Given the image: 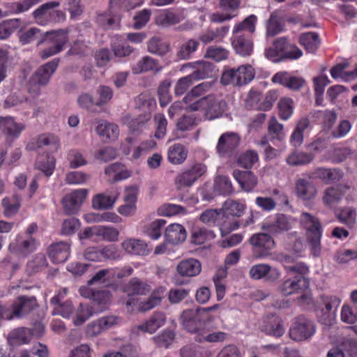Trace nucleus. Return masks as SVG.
<instances>
[{"label": "nucleus", "mask_w": 357, "mask_h": 357, "mask_svg": "<svg viewBox=\"0 0 357 357\" xmlns=\"http://www.w3.org/2000/svg\"><path fill=\"white\" fill-rule=\"evenodd\" d=\"M39 245L40 242L36 238L18 234L15 241L10 245L9 248L17 255L26 257L35 252Z\"/></svg>", "instance_id": "9"}, {"label": "nucleus", "mask_w": 357, "mask_h": 357, "mask_svg": "<svg viewBox=\"0 0 357 357\" xmlns=\"http://www.w3.org/2000/svg\"><path fill=\"white\" fill-rule=\"evenodd\" d=\"M60 6V2L56 1H49L39 6L32 13L35 22L40 26H47L52 23H59L66 20L65 13L56 10Z\"/></svg>", "instance_id": "3"}, {"label": "nucleus", "mask_w": 357, "mask_h": 357, "mask_svg": "<svg viewBox=\"0 0 357 357\" xmlns=\"http://www.w3.org/2000/svg\"><path fill=\"white\" fill-rule=\"evenodd\" d=\"M278 96L279 94L278 91L271 90L266 93L264 100L261 102H258L260 96L259 93L257 92H250L247 99V102L252 107L257 109L268 111L273 107V103L278 99Z\"/></svg>", "instance_id": "16"}, {"label": "nucleus", "mask_w": 357, "mask_h": 357, "mask_svg": "<svg viewBox=\"0 0 357 357\" xmlns=\"http://www.w3.org/2000/svg\"><path fill=\"white\" fill-rule=\"evenodd\" d=\"M300 222L306 229L307 239L314 257L321 253V225L315 216L310 213L303 212L300 217Z\"/></svg>", "instance_id": "2"}, {"label": "nucleus", "mask_w": 357, "mask_h": 357, "mask_svg": "<svg viewBox=\"0 0 357 357\" xmlns=\"http://www.w3.org/2000/svg\"><path fill=\"white\" fill-rule=\"evenodd\" d=\"M164 236L167 243L178 245L185 241L187 232L183 225L173 223L167 227Z\"/></svg>", "instance_id": "24"}, {"label": "nucleus", "mask_w": 357, "mask_h": 357, "mask_svg": "<svg viewBox=\"0 0 357 357\" xmlns=\"http://www.w3.org/2000/svg\"><path fill=\"white\" fill-rule=\"evenodd\" d=\"M215 234L213 230L196 227L193 229L191 242L195 245L204 244L206 241L214 239Z\"/></svg>", "instance_id": "45"}, {"label": "nucleus", "mask_w": 357, "mask_h": 357, "mask_svg": "<svg viewBox=\"0 0 357 357\" xmlns=\"http://www.w3.org/2000/svg\"><path fill=\"white\" fill-rule=\"evenodd\" d=\"M31 338V333L29 329L18 328L10 333L8 340L10 344H21L29 342Z\"/></svg>", "instance_id": "49"}, {"label": "nucleus", "mask_w": 357, "mask_h": 357, "mask_svg": "<svg viewBox=\"0 0 357 357\" xmlns=\"http://www.w3.org/2000/svg\"><path fill=\"white\" fill-rule=\"evenodd\" d=\"M123 291L128 296L145 295L151 291V287L145 282L133 278L123 287Z\"/></svg>", "instance_id": "36"}, {"label": "nucleus", "mask_w": 357, "mask_h": 357, "mask_svg": "<svg viewBox=\"0 0 357 357\" xmlns=\"http://www.w3.org/2000/svg\"><path fill=\"white\" fill-rule=\"evenodd\" d=\"M250 243L259 252L257 257L264 258L269 255V251L275 246L273 238L265 233H257L253 234L249 239Z\"/></svg>", "instance_id": "13"}, {"label": "nucleus", "mask_w": 357, "mask_h": 357, "mask_svg": "<svg viewBox=\"0 0 357 357\" xmlns=\"http://www.w3.org/2000/svg\"><path fill=\"white\" fill-rule=\"evenodd\" d=\"M119 190L117 188H112L110 190H107L94 196L92 200V206L98 210L109 209L113 207L119 199Z\"/></svg>", "instance_id": "17"}, {"label": "nucleus", "mask_w": 357, "mask_h": 357, "mask_svg": "<svg viewBox=\"0 0 357 357\" xmlns=\"http://www.w3.org/2000/svg\"><path fill=\"white\" fill-rule=\"evenodd\" d=\"M232 46L237 54L247 56L251 54L253 50V43L249 36L245 34H233Z\"/></svg>", "instance_id": "28"}, {"label": "nucleus", "mask_w": 357, "mask_h": 357, "mask_svg": "<svg viewBox=\"0 0 357 357\" xmlns=\"http://www.w3.org/2000/svg\"><path fill=\"white\" fill-rule=\"evenodd\" d=\"M105 173L111 182L122 181L130 176L129 171L119 162L107 166L105 169Z\"/></svg>", "instance_id": "39"}, {"label": "nucleus", "mask_w": 357, "mask_h": 357, "mask_svg": "<svg viewBox=\"0 0 357 357\" xmlns=\"http://www.w3.org/2000/svg\"><path fill=\"white\" fill-rule=\"evenodd\" d=\"M249 275L253 280L265 278L268 281H275L279 278L280 273L277 268H273L268 264H259L250 268Z\"/></svg>", "instance_id": "19"}, {"label": "nucleus", "mask_w": 357, "mask_h": 357, "mask_svg": "<svg viewBox=\"0 0 357 357\" xmlns=\"http://www.w3.org/2000/svg\"><path fill=\"white\" fill-rule=\"evenodd\" d=\"M45 42L52 43L54 45L45 48L40 52V56L43 59H46L63 50L66 44L68 42V31L63 29L47 31L43 33V38L38 41V45Z\"/></svg>", "instance_id": "4"}, {"label": "nucleus", "mask_w": 357, "mask_h": 357, "mask_svg": "<svg viewBox=\"0 0 357 357\" xmlns=\"http://www.w3.org/2000/svg\"><path fill=\"white\" fill-rule=\"evenodd\" d=\"M341 299L334 295H322L320 296L317 305H322L328 312L325 316V319L328 317H335L337 310L340 305Z\"/></svg>", "instance_id": "42"}, {"label": "nucleus", "mask_w": 357, "mask_h": 357, "mask_svg": "<svg viewBox=\"0 0 357 357\" xmlns=\"http://www.w3.org/2000/svg\"><path fill=\"white\" fill-rule=\"evenodd\" d=\"M342 177V173L337 169L324 167L315 168L308 174L309 179H320L325 183L340 181Z\"/></svg>", "instance_id": "23"}, {"label": "nucleus", "mask_w": 357, "mask_h": 357, "mask_svg": "<svg viewBox=\"0 0 357 357\" xmlns=\"http://www.w3.org/2000/svg\"><path fill=\"white\" fill-rule=\"evenodd\" d=\"M188 155V150L180 144H175L169 147L168 151L169 161L175 165L183 163Z\"/></svg>", "instance_id": "44"}, {"label": "nucleus", "mask_w": 357, "mask_h": 357, "mask_svg": "<svg viewBox=\"0 0 357 357\" xmlns=\"http://www.w3.org/2000/svg\"><path fill=\"white\" fill-rule=\"evenodd\" d=\"M21 24L20 19L14 18L0 24V39L7 38Z\"/></svg>", "instance_id": "60"}, {"label": "nucleus", "mask_w": 357, "mask_h": 357, "mask_svg": "<svg viewBox=\"0 0 357 357\" xmlns=\"http://www.w3.org/2000/svg\"><path fill=\"white\" fill-rule=\"evenodd\" d=\"M96 94L98 99L96 102V105L102 107L107 105L112 100L114 92L111 87L106 85H100L96 90Z\"/></svg>", "instance_id": "58"}, {"label": "nucleus", "mask_w": 357, "mask_h": 357, "mask_svg": "<svg viewBox=\"0 0 357 357\" xmlns=\"http://www.w3.org/2000/svg\"><path fill=\"white\" fill-rule=\"evenodd\" d=\"M315 332L314 324L304 317H298L292 324L289 335L292 340L301 341L310 337Z\"/></svg>", "instance_id": "10"}, {"label": "nucleus", "mask_w": 357, "mask_h": 357, "mask_svg": "<svg viewBox=\"0 0 357 357\" xmlns=\"http://www.w3.org/2000/svg\"><path fill=\"white\" fill-rule=\"evenodd\" d=\"M307 287L306 279L301 275L295 277L286 276V279L280 284L279 290L284 296H290L294 294L301 293Z\"/></svg>", "instance_id": "15"}, {"label": "nucleus", "mask_w": 357, "mask_h": 357, "mask_svg": "<svg viewBox=\"0 0 357 357\" xmlns=\"http://www.w3.org/2000/svg\"><path fill=\"white\" fill-rule=\"evenodd\" d=\"M232 174L242 190L245 192H252L258 184L257 177L250 171L235 169Z\"/></svg>", "instance_id": "26"}, {"label": "nucleus", "mask_w": 357, "mask_h": 357, "mask_svg": "<svg viewBox=\"0 0 357 357\" xmlns=\"http://www.w3.org/2000/svg\"><path fill=\"white\" fill-rule=\"evenodd\" d=\"M47 264L45 255L38 253L27 263V268L31 272L35 273L46 268Z\"/></svg>", "instance_id": "64"}, {"label": "nucleus", "mask_w": 357, "mask_h": 357, "mask_svg": "<svg viewBox=\"0 0 357 357\" xmlns=\"http://www.w3.org/2000/svg\"><path fill=\"white\" fill-rule=\"evenodd\" d=\"M314 158L312 153L296 151L291 153L287 158V162L291 166L305 165L310 163Z\"/></svg>", "instance_id": "46"}, {"label": "nucleus", "mask_w": 357, "mask_h": 357, "mask_svg": "<svg viewBox=\"0 0 357 357\" xmlns=\"http://www.w3.org/2000/svg\"><path fill=\"white\" fill-rule=\"evenodd\" d=\"M296 223V220L292 216L277 213L264 220L261 224V229L275 236L291 230Z\"/></svg>", "instance_id": "5"}, {"label": "nucleus", "mask_w": 357, "mask_h": 357, "mask_svg": "<svg viewBox=\"0 0 357 357\" xmlns=\"http://www.w3.org/2000/svg\"><path fill=\"white\" fill-rule=\"evenodd\" d=\"M37 307L36 299L33 296H20L12 305L10 310L11 314L15 317H22L29 313Z\"/></svg>", "instance_id": "18"}, {"label": "nucleus", "mask_w": 357, "mask_h": 357, "mask_svg": "<svg viewBox=\"0 0 357 357\" xmlns=\"http://www.w3.org/2000/svg\"><path fill=\"white\" fill-rule=\"evenodd\" d=\"M58 67V61H52L40 66L31 76L33 82H38L40 84L45 86L50 81L51 76Z\"/></svg>", "instance_id": "31"}, {"label": "nucleus", "mask_w": 357, "mask_h": 357, "mask_svg": "<svg viewBox=\"0 0 357 357\" xmlns=\"http://www.w3.org/2000/svg\"><path fill=\"white\" fill-rule=\"evenodd\" d=\"M55 165L56 159L49 155L38 157L35 163V167L41 171L47 177L50 176L53 174Z\"/></svg>", "instance_id": "43"}, {"label": "nucleus", "mask_w": 357, "mask_h": 357, "mask_svg": "<svg viewBox=\"0 0 357 357\" xmlns=\"http://www.w3.org/2000/svg\"><path fill=\"white\" fill-rule=\"evenodd\" d=\"M278 114L281 119L286 121L288 120L294 112V102L290 98H282L278 103Z\"/></svg>", "instance_id": "54"}, {"label": "nucleus", "mask_w": 357, "mask_h": 357, "mask_svg": "<svg viewBox=\"0 0 357 357\" xmlns=\"http://www.w3.org/2000/svg\"><path fill=\"white\" fill-rule=\"evenodd\" d=\"M181 319L183 326L190 333H196L203 326L204 314L199 307L183 312Z\"/></svg>", "instance_id": "14"}, {"label": "nucleus", "mask_w": 357, "mask_h": 357, "mask_svg": "<svg viewBox=\"0 0 357 357\" xmlns=\"http://www.w3.org/2000/svg\"><path fill=\"white\" fill-rule=\"evenodd\" d=\"M255 70L250 65H243L237 68L225 70L220 82L224 85L242 86L253 79Z\"/></svg>", "instance_id": "6"}, {"label": "nucleus", "mask_w": 357, "mask_h": 357, "mask_svg": "<svg viewBox=\"0 0 357 357\" xmlns=\"http://www.w3.org/2000/svg\"><path fill=\"white\" fill-rule=\"evenodd\" d=\"M215 189L222 195H230L234 192L231 182L227 176H218L215 180Z\"/></svg>", "instance_id": "61"}, {"label": "nucleus", "mask_w": 357, "mask_h": 357, "mask_svg": "<svg viewBox=\"0 0 357 357\" xmlns=\"http://www.w3.org/2000/svg\"><path fill=\"white\" fill-rule=\"evenodd\" d=\"M93 123L96 125V133L103 141L114 140L118 137L119 130L116 124L102 119H96Z\"/></svg>", "instance_id": "22"}, {"label": "nucleus", "mask_w": 357, "mask_h": 357, "mask_svg": "<svg viewBox=\"0 0 357 357\" xmlns=\"http://www.w3.org/2000/svg\"><path fill=\"white\" fill-rule=\"evenodd\" d=\"M218 226L219 227L221 235L224 236L237 229L240 226V222L234 218L228 217L225 213H222Z\"/></svg>", "instance_id": "53"}, {"label": "nucleus", "mask_w": 357, "mask_h": 357, "mask_svg": "<svg viewBox=\"0 0 357 357\" xmlns=\"http://www.w3.org/2000/svg\"><path fill=\"white\" fill-rule=\"evenodd\" d=\"M198 46V41L193 39L188 40L179 47L177 52L178 57L181 59H188L191 54L197 51Z\"/></svg>", "instance_id": "59"}, {"label": "nucleus", "mask_w": 357, "mask_h": 357, "mask_svg": "<svg viewBox=\"0 0 357 357\" xmlns=\"http://www.w3.org/2000/svg\"><path fill=\"white\" fill-rule=\"evenodd\" d=\"M165 289L160 287L155 289L146 301H141L138 305V310L145 312L159 305L164 297Z\"/></svg>", "instance_id": "35"}, {"label": "nucleus", "mask_w": 357, "mask_h": 357, "mask_svg": "<svg viewBox=\"0 0 357 357\" xmlns=\"http://www.w3.org/2000/svg\"><path fill=\"white\" fill-rule=\"evenodd\" d=\"M29 146L31 149L47 147L51 152L54 153L59 149L60 142L59 138L54 135L43 134L33 139Z\"/></svg>", "instance_id": "25"}, {"label": "nucleus", "mask_w": 357, "mask_h": 357, "mask_svg": "<svg viewBox=\"0 0 357 357\" xmlns=\"http://www.w3.org/2000/svg\"><path fill=\"white\" fill-rule=\"evenodd\" d=\"M299 41L308 52H314L319 45V35L314 32L303 33Z\"/></svg>", "instance_id": "51"}, {"label": "nucleus", "mask_w": 357, "mask_h": 357, "mask_svg": "<svg viewBox=\"0 0 357 357\" xmlns=\"http://www.w3.org/2000/svg\"><path fill=\"white\" fill-rule=\"evenodd\" d=\"M162 67L159 61L151 56H143L139 61L132 66V72L135 74H139L152 71L158 73L162 70Z\"/></svg>", "instance_id": "34"}, {"label": "nucleus", "mask_w": 357, "mask_h": 357, "mask_svg": "<svg viewBox=\"0 0 357 357\" xmlns=\"http://www.w3.org/2000/svg\"><path fill=\"white\" fill-rule=\"evenodd\" d=\"M353 189L347 185L340 184L325 189L322 201L325 206L334 208L340 203L343 197L348 199L351 195Z\"/></svg>", "instance_id": "7"}, {"label": "nucleus", "mask_w": 357, "mask_h": 357, "mask_svg": "<svg viewBox=\"0 0 357 357\" xmlns=\"http://www.w3.org/2000/svg\"><path fill=\"white\" fill-rule=\"evenodd\" d=\"M282 30V25L279 22V11L275 10L266 23V35L273 37L280 33Z\"/></svg>", "instance_id": "56"}, {"label": "nucleus", "mask_w": 357, "mask_h": 357, "mask_svg": "<svg viewBox=\"0 0 357 357\" xmlns=\"http://www.w3.org/2000/svg\"><path fill=\"white\" fill-rule=\"evenodd\" d=\"M43 0H22L11 3L10 10L12 14H20L29 11L33 6Z\"/></svg>", "instance_id": "57"}, {"label": "nucleus", "mask_w": 357, "mask_h": 357, "mask_svg": "<svg viewBox=\"0 0 357 357\" xmlns=\"http://www.w3.org/2000/svg\"><path fill=\"white\" fill-rule=\"evenodd\" d=\"M148 51L154 54L162 56L169 51V45L158 37H152L148 42Z\"/></svg>", "instance_id": "50"}, {"label": "nucleus", "mask_w": 357, "mask_h": 357, "mask_svg": "<svg viewBox=\"0 0 357 357\" xmlns=\"http://www.w3.org/2000/svg\"><path fill=\"white\" fill-rule=\"evenodd\" d=\"M166 321V317L162 312H155L150 318L142 324L137 326V328L144 333H154L158 328L162 327Z\"/></svg>", "instance_id": "33"}, {"label": "nucleus", "mask_w": 357, "mask_h": 357, "mask_svg": "<svg viewBox=\"0 0 357 357\" xmlns=\"http://www.w3.org/2000/svg\"><path fill=\"white\" fill-rule=\"evenodd\" d=\"M21 198L17 195L12 197H6L2 200L3 213L6 217H12L15 215L20 206Z\"/></svg>", "instance_id": "52"}, {"label": "nucleus", "mask_w": 357, "mask_h": 357, "mask_svg": "<svg viewBox=\"0 0 357 357\" xmlns=\"http://www.w3.org/2000/svg\"><path fill=\"white\" fill-rule=\"evenodd\" d=\"M222 214V210L209 208L203 211L199 216V220L203 224L209 226H218Z\"/></svg>", "instance_id": "48"}, {"label": "nucleus", "mask_w": 357, "mask_h": 357, "mask_svg": "<svg viewBox=\"0 0 357 357\" xmlns=\"http://www.w3.org/2000/svg\"><path fill=\"white\" fill-rule=\"evenodd\" d=\"M24 129V126L22 123L15 122L12 117H1L0 119V130L8 138H17Z\"/></svg>", "instance_id": "29"}, {"label": "nucleus", "mask_w": 357, "mask_h": 357, "mask_svg": "<svg viewBox=\"0 0 357 357\" xmlns=\"http://www.w3.org/2000/svg\"><path fill=\"white\" fill-rule=\"evenodd\" d=\"M240 137L237 133L227 132L220 135L216 146V151L220 157L230 155L239 144Z\"/></svg>", "instance_id": "11"}, {"label": "nucleus", "mask_w": 357, "mask_h": 357, "mask_svg": "<svg viewBox=\"0 0 357 357\" xmlns=\"http://www.w3.org/2000/svg\"><path fill=\"white\" fill-rule=\"evenodd\" d=\"M176 270L181 276L194 277L201 272L202 265L197 259L190 258L180 261Z\"/></svg>", "instance_id": "32"}, {"label": "nucleus", "mask_w": 357, "mask_h": 357, "mask_svg": "<svg viewBox=\"0 0 357 357\" xmlns=\"http://www.w3.org/2000/svg\"><path fill=\"white\" fill-rule=\"evenodd\" d=\"M87 195L88 190L86 189H77L66 194L61 201L65 213L67 215L77 213Z\"/></svg>", "instance_id": "8"}, {"label": "nucleus", "mask_w": 357, "mask_h": 357, "mask_svg": "<svg viewBox=\"0 0 357 357\" xmlns=\"http://www.w3.org/2000/svg\"><path fill=\"white\" fill-rule=\"evenodd\" d=\"M123 250L131 255H147L149 253L147 244L138 239H128L122 243Z\"/></svg>", "instance_id": "41"}, {"label": "nucleus", "mask_w": 357, "mask_h": 357, "mask_svg": "<svg viewBox=\"0 0 357 357\" xmlns=\"http://www.w3.org/2000/svg\"><path fill=\"white\" fill-rule=\"evenodd\" d=\"M70 245L67 242L59 241L51 244L47 248V254L54 264L65 262L70 256Z\"/></svg>", "instance_id": "21"}, {"label": "nucleus", "mask_w": 357, "mask_h": 357, "mask_svg": "<svg viewBox=\"0 0 357 357\" xmlns=\"http://www.w3.org/2000/svg\"><path fill=\"white\" fill-rule=\"evenodd\" d=\"M294 192L302 200H312L317 194L315 185L309 179L299 178L295 182Z\"/></svg>", "instance_id": "20"}, {"label": "nucleus", "mask_w": 357, "mask_h": 357, "mask_svg": "<svg viewBox=\"0 0 357 357\" xmlns=\"http://www.w3.org/2000/svg\"><path fill=\"white\" fill-rule=\"evenodd\" d=\"M229 30V26H224L215 29H209L203 32L199 37L201 42L208 44L212 42H221L227 35Z\"/></svg>", "instance_id": "37"}, {"label": "nucleus", "mask_w": 357, "mask_h": 357, "mask_svg": "<svg viewBox=\"0 0 357 357\" xmlns=\"http://www.w3.org/2000/svg\"><path fill=\"white\" fill-rule=\"evenodd\" d=\"M259 328L266 334L275 337H281L284 333L282 320L275 314L264 316L259 324Z\"/></svg>", "instance_id": "12"}, {"label": "nucleus", "mask_w": 357, "mask_h": 357, "mask_svg": "<svg viewBox=\"0 0 357 357\" xmlns=\"http://www.w3.org/2000/svg\"><path fill=\"white\" fill-rule=\"evenodd\" d=\"M257 17L251 15L246 17L241 23L236 24L233 30V34L241 33L243 31H247L252 33L255 30Z\"/></svg>", "instance_id": "63"}, {"label": "nucleus", "mask_w": 357, "mask_h": 357, "mask_svg": "<svg viewBox=\"0 0 357 357\" xmlns=\"http://www.w3.org/2000/svg\"><path fill=\"white\" fill-rule=\"evenodd\" d=\"M192 111H200L208 120L222 116L227 109L226 101L220 96L210 94L199 98L189 105Z\"/></svg>", "instance_id": "1"}, {"label": "nucleus", "mask_w": 357, "mask_h": 357, "mask_svg": "<svg viewBox=\"0 0 357 357\" xmlns=\"http://www.w3.org/2000/svg\"><path fill=\"white\" fill-rule=\"evenodd\" d=\"M66 289L60 291L56 295L52 297L50 300L51 304L54 305L53 314H59L64 318H69L73 312V306L70 301H66L61 303V300L66 294Z\"/></svg>", "instance_id": "27"}, {"label": "nucleus", "mask_w": 357, "mask_h": 357, "mask_svg": "<svg viewBox=\"0 0 357 357\" xmlns=\"http://www.w3.org/2000/svg\"><path fill=\"white\" fill-rule=\"evenodd\" d=\"M166 224L163 219H157L149 223L144 229V233L153 240H158L162 235V228Z\"/></svg>", "instance_id": "55"}, {"label": "nucleus", "mask_w": 357, "mask_h": 357, "mask_svg": "<svg viewBox=\"0 0 357 357\" xmlns=\"http://www.w3.org/2000/svg\"><path fill=\"white\" fill-rule=\"evenodd\" d=\"M40 29L37 27H31L27 30L22 31L19 34V40L22 45L31 43L38 36H41L40 40L43 38Z\"/></svg>", "instance_id": "62"}, {"label": "nucleus", "mask_w": 357, "mask_h": 357, "mask_svg": "<svg viewBox=\"0 0 357 357\" xmlns=\"http://www.w3.org/2000/svg\"><path fill=\"white\" fill-rule=\"evenodd\" d=\"M183 17L181 14L170 10H165L159 14L155 18V22L160 26L175 24L182 21Z\"/></svg>", "instance_id": "47"}, {"label": "nucleus", "mask_w": 357, "mask_h": 357, "mask_svg": "<svg viewBox=\"0 0 357 357\" xmlns=\"http://www.w3.org/2000/svg\"><path fill=\"white\" fill-rule=\"evenodd\" d=\"M188 66L192 67L195 70L190 74L195 81L205 79L208 77L213 71V65L207 61H198L188 63Z\"/></svg>", "instance_id": "38"}, {"label": "nucleus", "mask_w": 357, "mask_h": 357, "mask_svg": "<svg viewBox=\"0 0 357 357\" xmlns=\"http://www.w3.org/2000/svg\"><path fill=\"white\" fill-rule=\"evenodd\" d=\"M357 357V340H348L340 347H335L328 351L326 357Z\"/></svg>", "instance_id": "30"}, {"label": "nucleus", "mask_w": 357, "mask_h": 357, "mask_svg": "<svg viewBox=\"0 0 357 357\" xmlns=\"http://www.w3.org/2000/svg\"><path fill=\"white\" fill-rule=\"evenodd\" d=\"M245 209L246 204L243 202L228 199L224 202L221 210L225 215L240 218L243 215Z\"/></svg>", "instance_id": "40"}]
</instances>
